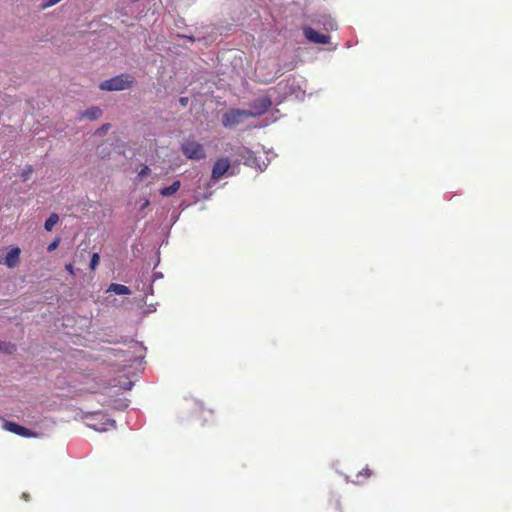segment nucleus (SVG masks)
<instances>
[{
  "label": "nucleus",
  "instance_id": "nucleus-12",
  "mask_svg": "<svg viewBox=\"0 0 512 512\" xmlns=\"http://www.w3.org/2000/svg\"><path fill=\"white\" fill-rule=\"evenodd\" d=\"M108 292H114L115 294H118V295H129L131 294V290L123 285V284H117V283H112L110 284L108 290Z\"/></svg>",
  "mask_w": 512,
  "mask_h": 512
},
{
  "label": "nucleus",
  "instance_id": "nucleus-20",
  "mask_svg": "<svg viewBox=\"0 0 512 512\" xmlns=\"http://www.w3.org/2000/svg\"><path fill=\"white\" fill-rule=\"evenodd\" d=\"M60 244V238H55L47 247L48 252L54 251Z\"/></svg>",
  "mask_w": 512,
  "mask_h": 512
},
{
  "label": "nucleus",
  "instance_id": "nucleus-2",
  "mask_svg": "<svg viewBox=\"0 0 512 512\" xmlns=\"http://www.w3.org/2000/svg\"><path fill=\"white\" fill-rule=\"evenodd\" d=\"M181 152L191 160H202L206 157L203 145L194 139H184L181 143Z\"/></svg>",
  "mask_w": 512,
  "mask_h": 512
},
{
  "label": "nucleus",
  "instance_id": "nucleus-4",
  "mask_svg": "<svg viewBox=\"0 0 512 512\" xmlns=\"http://www.w3.org/2000/svg\"><path fill=\"white\" fill-rule=\"evenodd\" d=\"M251 118L248 110L245 109H230L222 116V125L225 128H234L244 122V120Z\"/></svg>",
  "mask_w": 512,
  "mask_h": 512
},
{
  "label": "nucleus",
  "instance_id": "nucleus-13",
  "mask_svg": "<svg viewBox=\"0 0 512 512\" xmlns=\"http://www.w3.org/2000/svg\"><path fill=\"white\" fill-rule=\"evenodd\" d=\"M181 186L179 180L174 181L170 186L164 187L160 190V194L164 197L175 194Z\"/></svg>",
  "mask_w": 512,
  "mask_h": 512
},
{
  "label": "nucleus",
  "instance_id": "nucleus-24",
  "mask_svg": "<svg viewBox=\"0 0 512 512\" xmlns=\"http://www.w3.org/2000/svg\"><path fill=\"white\" fill-rule=\"evenodd\" d=\"M148 205H149V201H148V200H146V201L143 203L142 209H143V208H145V207H147Z\"/></svg>",
  "mask_w": 512,
  "mask_h": 512
},
{
  "label": "nucleus",
  "instance_id": "nucleus-6",
  "mask_svg": "<svg viewBox=\"0 0 512 512\" xmlns=\"http://www.w3.org/2000/svg\"><path fill=\"white\" fill-rule=\"evenodd\" d=\"M231 162L227 157L218 158L212 168L211 178L213 181H219L230 169Z\"/></svg>",
  "mask_w": 512,
  "mask_h": 512
},
{
  "label": "nucleus",
  "instance_id": "nucleus-11",
  "mask_svg": "<svg viewBox=\"0 0 512 512\" xmlns=\"http://www.w3.org/2000/svg\"><path fill=\"white\" fill-rule=\"evenodd\" d=\"M102 110L98 106H92L86 109L81 116L90 120H96L102 116Z\"/></svg>",
  "mask_w": 512,
  "mask_h": 512
},
{
  "label": "nucleus",
  "instance_id": "nucleus-9",
  "mask_svg": "<svg viewBox=\"0 0 512 512\" xmlns=\"http://www.w3.org/2000/svg\"><path fill=\"white\" fill-rule=\"evenodd\" d=\"M20 253V248L13 247L4 258L0 257V263H4L9 268H14L19 264Z\"/></svg>",
  "mask_w": 512,
  "mask_h": 512
},
{
  "label": "nucleus",
  "instance_id": "nucleus-8",
  "mask_svg": "<svg viewBox=\"0 0 512 512\" xmlns=\"http://www.w3.org/2000/svg\"><path fill=\"white\" fill-rule=\"evenodd\" d=\"M4 429L7 431L19 435L21 437L31 438L36 437V433L24 426H21L12 421H6L3 425Z\"/></svg>",
  "mask_w": 512,
  "mask_h": 512
},
{
  "label": "nucleus",
  "instance_id": "nucleus-22",
  "mask_svg": "<svg viewBox=\"0 0 512 512\" xmlns=\"http://www.w3.org/2000/svg\"><path fill=\"white\" fill-rule=\"evenodd\" d=\"M65 269L71 274H74L73 265L71 263L65 265Z\"/></svg>",
  "mask_w": 512,
  "mask_h": 512
},
{
  "label": "nucleus",
  "instance_id": "nucleus-17",
  "mask_svg": "<svg viewBox=\"0 0 512 512\" xmlns=\"http://www.w3.org/2000/svg\"><path fill=\"white\" fill-rule=\"evenodd\" d=\"M33 167L32 165H26L25 168L21 172V178L25 182L30 179L31 175L33 174Z\"/></svg>",
  "mask_w": 512,
  "mask_h": 512
},
{
  "label": "nucleus",
  "instance_id": "nucleus-10",
  "mask_svg": "<svg viewBox=\"0 0 512 512\" xmlns=\"http://www.w3.org/2000/svg\"><path fill=\"white\" fill-rule=\"evenodd\" d=\"M318 23L322 24L323 29L327 32L334 31L338 28L336 20L330 16H322Z\"/></svg>",
  "mask_w": 512,
  "mask_h": 512
},
{
  "label": "nucleus",
  "instance_id": "nucleus-19",
  "mask_svg": "<svg viewBox=\"0 0 512 512\" xmlns=\"http://www.w3.org/2000/svg\"><path fill=\"white\" fill-rule=\"evenodd\" d=\"M100 257L97 253H94L92 255L91 261H90V268L94 270L97 265L99 264Z\"/></svg>",
  "mask_w": 512,
  "mask_h": 512
},
{
  "label": "nucleus",
  "instance_id": "nucleus-14",
  "mask_svg": "<svg viewBox=\"0 0 512 512\" xmlns=\"http://www.w3.org/2000/svg\"><path fill=\"white\" fill-rule=\"evenodd\" d=\"M59 215L52 213L45 221L44 228L47 231H52L53 227L58 223Z\"/></svg>",
  "mask_w": 512,
  "mask_h": 512
},
{
  "label": "nucleus",
  "instance_id": "nucleus-21",
  "mask_svg": "<svg viewBox=\"0 0 512 512\" xmlns=\"http://www.w3.org/2000/svg\"><path fill=\"white\" fill-rule=\"evenodd\" d=\"M150 173V169L148 166H144L141 171L139 172V177H145L146 175H148Z\"/></svg>",
  "mask_w": 512,
  "mask_h": 512
},
{
  "label": "nucleus",
  "instance_id": "nucleus-5",
  "mask_svg": "<svg viewBox=\"0 0 512 512\" xmlns=\"http://www.w3.org/2000/svg\"><path fill=\"white\" fill-rule=\"evenodd\" d=\"M272 107V100L269 96L255 99L248 110L250 117H259L265 114Z\"/></svg>",
  "mask_w": 512,
  "mask_h": 512
},
{
  "label": "nucleus",
  "instance_id": "nucleus-7",
  "mask_svg": "<svg viewBox=\"0 0 512 512\" xmlns=\"http://www.w3.org/2000/svg\"><path fill=\"white\" fill-rule=\"evenodd\" d=\"M303 34L308 41L315 44L325 45L329 44L331 40V37L329 35L319 33L311 27H304Z\"/></svg>",
  "mask_w": 512,
  "mask_h": 512
},
{
  "label": "nucleus",
  "instance_id": "nucleus-18",
  "mask_svg": "<svg viewBox=\"0 0 512 512\" xmlns=\"http://www.w3.org/2000/svg\"><path fill=\"white\" fill-rule=\"evenodd\" d=\"M111 125L106 123V124H103L101 127H99L96 131H95V135H103L105 134L109 129H110Z\"/></svg>",
  "mask_w": 512,
  "mask_h": 512
},
{
  "label": "nucleus",
  "instance_id": "nucleus-3",
  "mask_svg": "<svg viewBox=\"0 0 512 512\" xmlns=\"http://www.w3.org/2000/svg\"><path fill=\"white\" fill-rule=\"evenodd\" d=\"M87 419L89 422H87V425L96 430V431H107L109 427H116L115 420L108 417L106 413L103 412H95L92 413L90 416H87Z\"/></svg>",
  "mask_w": 512,
  "mask_h": 512
},
{
  "label": "nucleus",
  "instance_id": "nucleus-16",
  "mask_svg": "<svg viewBox=\"0 0 512 512\" xmlns=\"http://www.w3.org/2000/svg\"><path fill=\"white\" fill-rule=\"evenodd\" d=\"M371 475H372V471L368 467H365L362 471H360L356 475V482L362 483L363 481L368 479Z\"/></svg>",
  "mask_w": 512,
  "mask_h": 512
},
{
  "label": "nucleus",
  "instance_id": "nucleus-15",
  "mask_svg": "<svg viewBox=\"0 0 512 512\" xmlns=\"http://www.w3.org/2000/svg\"><path fill=\"white\" fill-rule=\"evenodd\" d=\"M16 351V345L10 342L0 340V352L12 354Z\"/></svg>",
  "mask_w": 512,
  "mask_h": 512
},
{
  "label": "nucleus",
  "instance_id": "nucleus-1",
  "mask_svg": "<svg viewBox=\"0 0 512 512\" xmlns=\"http://www.w3.org/2000/svg\"><path fill=\"white\" fill-rule=\"evenodd\" d=\"M135 83V78L128 74L122 73L99 84V89L103 91H122L129 89Z\"/></svg>",
  "mask_w": 512,
  "mask_h": 512
},
{
  "label": "nucleus",
  "instance_id": "nucleus-23",
  "mask_svg": "<svg viewBox=\"0 0 512 512\" xmlns=\"http://www.w3.org/2000/svg\"><path fill=\"white\" fill-rule=\"evenodd\" d=\"M187 102H188V98H186V97H182V98H180V103H181L183 106H185Z\"/></svg>",
  "mask_w": 512,
  "mask_h": 512
}]
</instances>
